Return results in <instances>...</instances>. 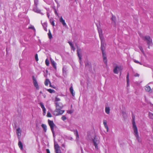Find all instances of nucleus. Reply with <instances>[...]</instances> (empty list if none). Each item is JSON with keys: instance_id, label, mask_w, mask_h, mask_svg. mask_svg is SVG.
Listing matches in <instances>:
<instances>
[{"instance_id": "ea45409f", "label": "nucleus", "mask_w": 153, "mask_h": 153, "mask_svg": "<svg viewBox=\"0 0 153 153\" xmlns=\"http://www.w3.org/2000/svg\"><path fill=\"white\" fill-rule=\"evenodd\" d=\"M62 119L63 121H65L66 119V117L65 116H63L62 117Z\"/></svg>"}, {"instance_id": "e433bc0d", "label": "nucleus", "mask_w": 153, "mask_h": 153, "mask_svg": "<svg viewBox=\"0 0 153 153\" xmlns=\"http://www.w3.org/2000/svg\"><path fill=\"white\" fill-rule=\"evenodd\" d=\"M149 116L150 118L153 119V114L151 113H149Z\"/></svg>"}, {"instance_id": "49530a36", "label": "nucleus", "mask_w": 153, "mask_h": 153, "mask_svg": "<svg viewBox=\"0 0 153 153\" xmlns=\"http://www.w3.org/2000/svg\"><path fill=\"white\" fill-rule=\"evenodd\" d=\"M46 151L47 153H51L49 149H47Z\"/></svg>"}, {"instance_id": "4468645a", "label": "nucleus", "mask_w": 153, "mask_h": 153, "mask_svg": "<svg viewBox=\"0 0 153 153\" xmlns=\"http://www.w3.org/2000/svg\"><path fill=\"white\" fill-rule=\"evenodd\" d=\"M33 11H34L35 12H36L38 13H40L41 14H43L42 13H41V10H39L37 8V7H34L33 9Z\"/></svg>"}, {"instance_id": "79ce46f5", "label": "nucleus", "mask_w": 153, "mask_h": 153, "mask_svg": "<svg viewBox=\"0 0 153 153\" xmlns=\"http://www.w3.org/2000/svg\"><path fill=\"white\" fill-rule=\"evenodd\" d=\"M107 122L106 120H104L103 121V123L104 125H105L107 124Z\"/></svg>"}, {"instance_id": "393cba45", "label": "nucleus", "mask_w": 153, "mask_h": 153, "mask_svg": "<svg viewBox=\"0 0 153 153\" xmlns=\"http://www.w3.org/2000/svg\"><path fill=\"white\" fill-rule=\"evenodd\" d=\"M70 92L73 96H74L75 95V94L74 92V90L72 86H71L70 88Z\"/></svg>"}, {"instance_id": "052dcab7", "label": "nucleus", "mask_w": 153, "mask_h": 153, "mask_svg": "<svg viewBox=\"0 0 153 153\" xmlns=\"http://www.w3.org/2000/svg\"><path fill=\"white\" fill-rule=\"evenodd\" d=\"M47 16H48V17L49 18V16L48 14H47Z\"/></svg>"}, {"instance_id": "b1692460", "label": "nucleus", "mask_w": 153, "mask_h": 153, "mask_svg": "<svg viewBox=\"0 0 153 153\" xmlns=\"http://www.w3.org/2000/svg\"><path fill=\"white\" fill-rule=\"evenodd\" d=\"M110 108L109 107H106L105 108V112L107 114H109L110 113Z\"/></svg>"}, {"instance_id": "cd10ccee", "label": "nucleus", "mask_w": 153, "mask_h": 153, "mask_svg": "<svg viewBox=\"0 0 153 153\" xmlns=\"http://www.w3.org/2000/svg\"><path fill=\"white\" fill-rule=\"evenodd\" d=\"M50 82L49 80L48 79H46L45 82V84L46 86H48V85L49 83Z\"/></svg>"}, {"instance_id": "37998d69", "label": "nucleus", "mask_w": 153, "mask_h": 153, "mask_svg": "<svg viewBox=\"0 0 153 153\" xmlns=\"http://www.w3.org/2000/svg\"><path fill=\"white\" fill-rule=\"evenodd\" d=\"M73 111L72 110L68 111L67 113L69 114H71L72 113Z\"/></svg>"}, {"instance_id": "de8ad7c7", "label": "nucleus", "mask_w": 153, "mask_h": 153, "mask_svg": "<svg viewBox=\"0 0 153 153\" xmlns=\"http://www.w3.org/2000/svg\"><path fill=\"white\" fill-rule=\"evenodd\" d=\"M68 43H69V44L70 45L71 47L73 45L72 44V43L71 42H70V41H69L68 42Z\"/></svg>"}, {"instance_id": "ddd939ff", "label": "nucleus", "mask_w": 153, "mask_h": 153, "mask_svg": "<svg viewBox=\"0 0 153 153\" xmlns=\"http://www.w3.org/2000/svg\"><path fill=\"white\" fill-rule=\"evenodd\" d=\"M99 35L100 39H103L102 37V31L101 28H98Z\"/></svg>"}, {"instance_id": "09e8293b", "label": "nucleus", "mask_w": 153, "mask_h": 153, "mask_svg": "<svg viewBox=\"0 0 153 153\" xmlns=\"http://www.w3.org/2000/svg\"><path fill=\"white\" fill-rule=\"evenodd\" d=\"M54 11L55 13L57 15H58V13H57V11H56V9H55V10H54Z\"/></svg>"}, {"instance_id": "58836bf2", "label": "nucleus", "mask_w": 153, "mask_h": 153, "mask_svg": "<svg viewBox=\"0 0 153 153\" xmlns=\"http://www.w3.org/2000/svg\"><path fill=\"white\" fill-rule=\"evenodd\" d=\"M47 116L48 117H52V115L50 112H48L47 113Z\"/></svg>"}, {"instance_id": "dca6fc26", "label": "nucleus", "mask_w": 153, "mask_h": 153, "mask_svg": "<svg viewBox=\"0 0 153 153\" xmlns=\"http://www.w3.org/2000/svg\"><path fill=\"white\" fill-rule=\"evenodd\" d=\"M59 21L61 22L63 26L66 25V24L65 22V21L63 19L62 16H61L59 19Z\"/></svg>"}, {"instance_id": "1a4fd4ad", "label": "nucleus", "mask_w": 153, "mask_h": 153, "mask_svg": "<svg viewBox=\"0 0 153 153\" xmlns=\"http://www.w3.org/2000/svg\"><path fill=\"white\" fill-rule=\"evenodd\" d=\"M134 135L136 137V138L137 139L138 141L139 142H140V139L139 138L138 132L137 128H136V130H135V129H134Z\"/></svg>"}, {"instance_id": "e2e57ef3", "label": "nucleus", "mask_w": 153, "mask_h": 153, "mask_svg": "<svg viewBox=\"0 0 153 153\" xmlns=\"http://www.w3.org/2000/svg\"><path fill=\"white\" fill-rule=\"evenodd\" d=\"M85 66H87V64H85Z\"/></svg>"}, {"instance_id": "4d7b16f0", "label": "nucleus", "mask_w": 153, "mask_h": 153, "mask_svg": "<svg viewBox=\"0 0 153 153\" xmlns=\"http://www.w3.org/2000/svg\"><path fill=\"white\" fill-rule=\"evenodd\" d=\"M53 8L54 9V10H55V9H56L55 8V7L54 6H53Z\"/></svg>"}, {"instance_id": "20e7f679", "label": "nucleus", "mask_w": 153, "mask_h": 153, "mask_svg": "<svg viewBox=\"0 0 153 153\" xmlns=\"http://www.w3.org/2000/svg\"><path fill=\"white\" fill-rule=\"evenodd\" d=\"M61 109L59 108H56L54 113L56 116L62 114L64 113L65 111L61 110Z\"/></svg>"}, {"instance_id": "9d476101", "label": "nucleus", "mask_w": 153, "mask_h": 153, "mask_svg": "<svg viewBox=\"0 0 153 153\" xmlns=\"http://www.w3.org/2000/svg\"><path fill=\"white\" fill-rule=\"evenodd\" d=\"M56 108H62L63 107V105L60 102H55Z\"/></svg>"}, {"instance_id": "f03ea898", "label": "nucleus", "mask_w": 153, "mask_h": 153, "mask_svg": "<svg viewBox=\"0 0 153 153\" xmlns=\"http://www.w3.org/2000/svg\"><path fill=\"white\" fill-rule=\"evenodd\" d=\"M101 49L102 52L103 57H105V41L103 39H101Z\"/></svg>"}, {"instance_id": "c9c22d12", "label": "nucleus", "mask_w": 153, "mask_h": 153, "mask_svg": "<svg viewBox=\"0 0 153 153\" xmlns=\"http://www.w3.org/2000/svg\"><path fill=\"white\" fill-rule=\"evenodd\" d=\"M60 99L59 98L57 97H56L55 99V102H59V101H60Z\"/></svg>"}, {"instance_id": "680f3d73", "label": "nucleus", "mask_w": 153, "mask_h": 153, "mask_svg": "<svg viewBox=\"0 0 153 153\" xmlns=\"http://www.w3.org/2000/svg\"><path fill=\"white\" fill-rule=\"evenodd\" d=\"M79 58V60H81V58Z\"/></svg>"}, {"instance_id": "5701e85b", "label": "nucleus", "mask_w": 153, "mask_h": 153, "mask_svg": "<svg viewBox=\"0 0 153 153\" xmlns=\"http://www.w3.org/2000/svg\"><path fill=\"white\" fill-rule=\"evenodd\" d=\"M44 1L48 4H51L53 2V0H44Z\"/></svg>"}, {"instance_id": "4be33fe9", "label": "nucleus", "mask_w": 153, "mask_h": 153, "mask_svg": "<svg viewBox=\"0 0 153 153\" xmlns=\"http://www.w3.org/2000/svg\"><path fill=\"white\" fill-rule=\"evenodd\" d=\"M81 53V50L79 48H78L77 50V53L78 57H81V56L80 54Z\"/></svg>"}, {"instance_id": "7ed1b4c3", "label": "nucleus", "mask_w": 153, "mask_h": 153, "mask_svg": "<svg viewBox=\"0 0 153 153\" xmlns=\"http://www.w3.org/2000/svg\"><path fill=\"white\" fill-rule=\"evenodd\" d=\"M48 124L50 127L53 135L54 136L55 134L54 131V127L56 128V126L55 125L54 123L53 122V121L48 120Z\"/></svg>"}, {"instance_id": "3c124183", "label": "nucleus", "mask_w": 153, "mask_h": 153, "mask_svg": "<svg viewBox=\"0 0 153 153\" xmlns=\"http://www.w3.org/2000/svg\"><path fill=\"white\" fill-rule=\"evenodd\" d=\"M62 71L63 73H66V71L63 68L62 69Z\"/></svg>"}, {"instance_id": "f3484780", "label": "nucleus", "mask_w": 153, "mask_h": 153, "mask_svg": "<svg viewBox=\"0 0 153 153\" xmlns=\"http://www.w3.org/2000/svg\"><path fill=\"white\" fill-rule=\"evenodd\" d=\"M51 64L53 67V68L55 69V70H56V63L55 62V61L52 59H51Z\"/></svg>"}, {"instance_id": "13d9d810", "label": "nucleus", "mask_w": 153, "mask_h": 153, "mask_svg": "<svg viewBox=\"0 0 153 153\" xmlns=\"http://www.w3.org/2000/svg\"><path fill=\"white\" fill-rule=\"evenodd\" d=\"M50 87H52V86H51V83H50Z\"/></svg>"}, {"instance_id": "6ab92c4d", "label": "nucleus", "mask_w": 153, "mask_h": 153, "mask_svg": "<svg viewBox=\"0 0 153 153\" xmlns=\"http://www.w3.org/2000/svg\"><path fill=\"white\" fill-rule=\"evenodd\" d=\"M40 105L41 108L42 109L43 113H46V109L45 108L44 106L43 105L42 102H40Z\"/></svg>"}, {"instance_id": "a19ab883", "label": "nucleus", "mask_w": 153, "mask_h": 153, "mask_svg": "<svg viewBox=\"0 0 153 153\" xmlns=\"http://www.w3.org/2000/svg\"><path fill=\"white\" fill-rule=\"evenodd\" d=\"M104 126H105V128L107 129V131L108 132V131L109 128H108V125H107V124H106V125H104Z\"/></svg>"}, {"instance_id": "a211bd4d", "label": "nucleus", "mask_w": 153, "mask_h": 153, "mask_svg": "<svg viewBox=\"0 0 153 153\" xmlns=\"http://www.w3.org/2000/svg\"><path fill=\"white\" fill-rule=\"evenodd\" d=\"M42 25L44 30L46 31H47V23L46 22H44L43 23H42Z\"/></svg>"}, {"instance_id": "f8f14e48", "label": "nucleus", "mask_w": 153, "mask_h": 153, "mask_svg": "<svg viewBox=\"0 0 153 153\" xmlns=\"http://www.w3.org/2000/svg\"><path fill=\"white\" fill-rule=\"evenodd\" d=\"M16 133L19 140H20L21 135V131L20 128H18L17 129Z\"/></svg>"}, {"instance_id": "72a5a7b5", "label": "nucleus", "mask_w": 153, "mask_h": 153, "mask_svg": "<svg viewBox=\"0 0 153 153\" xmlns=\"http://www.w3.org/2000/svg\"><path fill=\"white\" fill-rule=\"evenodd\" d=\"M45 62L46 65L47 66H48L49 64V61L47 59H46Z\"/></svg>"}, {"instance_id": "c03bdc74", "label": "nucleus", "mask_w": 153, "mask_h": 153, "mask_svg": "<svg viewBox=\"0 0 153 153\" xmlns=\"http://www.w3.org/2000/svg\"><path fill=\"white\" fill-rule=\"evenodd\" d=\"M71 49L73 50L74 51L75 50V48L74 47L73 45L72 46H71Z\"/></svg>"}, {"instance_id": "39448f33", "label": "nucleus", "mask_w": 153, "mask_h": 153, "mask_svg": "<svg viewBox=\"0 0 153 153\" xmlns=\"http://www.w3.org/2000/svg\"><path fill=\"white\" fill-rule=\"evenodd\" d=\"M54 148L56 153H61L60 147L56 143H54Z\"/></svg>"}, {"instance_id": "bb28decb", "label": "nucleus", "mask_w": 153, "mask_h": 153, "mask_svg": "<svg viewBox=\"0 0 153 153\" xmlns=\"http://www.w3.org/2000/svg\"><path fill=\"white\" fill-rule=\"evenodd\" d=\"M41 126L42 128H43L45 132H46L47 131V126L44 124H42Z\"/></svg>"}, {"instance_id": "aec40b11", "label": "nucleus", "mask_w": 153, "mask_h": 153, "mask_svg": "<svg viewBox=\"0 0 153 153\" xmlns=\"http://www.w3.org/2000/svg\"><path fill=\"white\" fill-rule=\"evenodd\" d=\"M18 145L20 149L21 150H22L23 149V146L22 143L20 140V139L19 140Z\"/></svg>"}, {"instance_id": "bf43d9fd", "label": "nucleus", "mask_w": 153, "mask_h": 153, "mask_svg": "<svg viewBox=\"0 0 153 153\" xmlns=\"http://www.w3.org/2000/svg\"><path fill=\"white\" fill-rule=\"evenodd\" d=\"M40 93L42 94V91H40Z\"/></svg>"}, {"instance_id": "473e14b6", "label": "nucleus", "mask_w": 153, "mask_h": 153, "mask_svg": "<svg viewBox=\"0 0 153 153\" xmlns=\"http://www.w3.org/2000/svg\"><path fill=\"white\" fill-rule=\"evenodd\" d=\"M47 91L51 93H53L55 92V91L51 89H47Z\"/></svg>"}, {"instance_id": "4c0bfd02", "label": "nucleus", "mask_w": 153, "mask_h": 153, "mask_svg": "<svg viewBox=\"0 0 153 153\" xmlns=\"http://www.w3.org/2000/svg\"><path fill=\"white\" fill-rule=\"evenodd\" d=\"M103 61L106 65L107 62V58H103Z\"/></svg>"}, {"instance_id": "0e129e2a", "label": "nucleus", "mask_w": 153, "mask_h": 153, "mask_svg": "<svg viewBox=\"0 0 153 153\" xmlns=\"http://www.w3.org/2000/svg\"><path fill=\"white\" fill-rule=\"evenodd\" d=\"M76 0H75V1H76Z\"/></svg>"}, {"instance_id": "c85d7f7f", "label": "nucleus", "mask_w": 153, "mask_h": 153, "mask_svg": "<svg viewBox=\"0 0 153 153\" xmlns=\"http://www.w3.org/2000/svg\"><path fill=\"white\" fill-rule=\"evenodd\" d=\"M129 73H128V74H127V77H126L127 82V86L129 85Z\"/></svg>"}, {"instance_id": "5fc2aeb1", "label": "nucleus", "mask_w": 153, "mask_h": 153, "mask_svg": "<svg viewBox=\"0 0 153 153\" xmlns=\"http://www.w3.org/2000/svg\"><path fill=\"white\" fill-rule=\"evenodd\" d=\"M38 54H36L35 57H38Z\"/></svg>"}, {"instance_id": "c756f323", "label": "nucleus", "mask_w": 153, "mask_h": 153, "mask_svg": "<svg viewBox=\"0 0 153 153\" xmlns=\"http://www.w3.org/2000/svg\"><path fill=\"white\" fill-rule=\"evenodd\" d=\"M50 22L51 25L53 26H55V24L54 23V21H53V19H51L50 20Z\"/></svg>"}, {"instance_id": "423d86ee", "label": "nucleus", "mask_w": 153, "mask_h": 153, "mask_svg": "<svg viewBox=\"0 0 153 153\" xmlns=\"http://www.w3.org/2000/svg\"><path fill=\"white\" fill-rule=\"evenodd\" d=\"M123 68L121 66H116L115 67L113 70V72L114 74H118V71H120L121 72V71L122 70Z\"/></svg>"}, {"instance_id": "f704fd0d", "label": "nucleus", "mask_w": 153, "mask_h": 153, "mask_svg": "<svg viewBox=\"0 0 153 153\" xmlns=\"http://www.w3.org/2000/svg\"><path fill=\"white\" fill-rule=\"evenodd\" d=\"M75 132H76V139L78 140L79 139V135L78 134V131L77 130H76Z\"/></svg>"}, {"instance_id": "2eb2a0df", "label": "nucleus", "mask_w": 153, "mask_h": 153, "mask_svg": "<svg viewBox=\"0 0 153 153\" xmlns=\"http://www.w3.org/2000/svg\"><path fill=\"white\" fill-rule=\"evenodd\" d=\"M111 20H112V23H114V25L115 26L116 25V17L113 16L112 15V18H111Z\"/></svg>"}, {"instance_id": "f257e3e1", "label": "nucleus", "mask_w": 153, "mask_h": 153, "mask_svg": "<svg viewBox=\"0 0 153 153\" xmlns=\"http://www.w3.org/2000/svg\"><path fill=\"white\" fill-rule=\"evenodd\" d=\"M140 36L142 37V39L145 41H146L147 44L148 46V48H150V46L152 43V40L149 36H142L140 34Z\"/></svg>"}, {"instance_id": "0eeeda50", "label": "nucleus", "mask_w": 153, "mask_h": 153, "mask_svg": "<svg viewBox=\"0 0 153 153\" xmlns=\"http://www.w3.org/2000/svg\"><path fill=\"white\" fill-rule=\"evenodd\" d=\"M93 142L94 143V145L95 146V148L96 149H98V145L100 143L99 140L96 137H94V139L93 140Z\"/></svg>"}, {"instance_id": "6e6d98bb", "label": "nucleus", "mask_w": 153, "mask_h": 153, "mask_svg": "<svg viewBox=\"0 0 153 153\" xmlns=\"http://www.w3.org/2000/svg\"><path fill=\"white\" fill-rule=\"evenodd\" d=\"M36 61L37 62L39 60L38 58H35Z\"/></svg>"}, {"instance_id": "7c9ffc66", "label": "nucleus", "mask_w": 153, "mask_h": 153, "mask_svg": "<svg viewBox=\"0 0 153 153\" xmlns=\"http://www.w3.org/2000/svg\"><path fill=\"white\" fill-rule=\"evenodd\" d=\"M38 3V0H34V7H37Z\"/></svg>"}, {"instance_id": "6e6552de", "label": "nucleus", "mask_w": 153, "mask_h": 153, "mask_svg": "<svg viewBox=\"0 0 153 153\" xmlns=\"http://www.w3.org/2000/svg\"><path fill=\"white\" fill-rule=\"evenodd\" d=\"M32 78L34 86L37 89H39V87L36 78L34 76H33Z\"/></svg>"}, {"instance_id": "603ef678", "label": "nucleus", "mask_w": 153, "mask_h": 153, "mask_svg": "<svg viewBox=\"0 0 153 153\" xmlns=\"http://www.w3.org/2000/svg\"><path fill=\"white\" fill-rule=\"evenodd\" d=\"M55 2H56V3L57 4V6L58 7H59V3H58V2L56 0H55Z\"/></svg>"}, {"instance_id": "2f4dec72", "label": "nucleus", "mask_w": 153, "mask_h": 153, "mask_svg": "<svg viewBox=\"0 0 153 153\" xmlns=\"http://www.w3.org/2000/svg\"><path fill=\"white\" fill-rule=\"evenodd\" d=\"M48 35L49 37V38L50 39H51V38H52V35L51 33L50 30H49V33H48Z\"/></svg>"}, {"instance_id": "412c9836", "label": "nucleus", "mask_w": 153, "mask_h": 153, "mask_svg": "<svg viewBox=\"0 0 153 153\" xmlns=\"http://www.w3.org/2000/svg\"><path fill=\"white\" fill-rule=\"evenodd\" d=\"M145 90L146 91L149 92H152V89L150 86L149 85L146 86Z\"/></svg>"}, {"instance_id": "864d4df0", "label": "nucleus", "mask_w": 153, "mask_h": 153, "mask_svg": "<svg viewBox=\"0 0 153 153\" xmlns=\"http://www.w3.org/2000/svg\"><path fill=\"white\" fill-rule=\"evenodd\" d=\"M134 62L136 63H140L139 62L136 60H134Z\"/></svg>"}, {"instance_id": "a878e982", "label": "nucleus", "mask_w": 153, "mask_h": 153, "mask_svg": "<svg viewBox=\"0 0 153 153\" xmlns=\"http://www.w3.org/2000/svg\"><path fill=\"white\" fill-rule=\"evenodd\" d=\"M139 49H140V51L142 52V53H143V54L144 55V56H145V57L147 56H146L145 54V53L144 52V50H143V49L142 47L141 46H139Z\"/></svg>"}, {"instance_id": "a18cd8bd", "label": "nucleus", "mask_w": 153, "mask_h": 153, "mask_svg": "<svg viewBox=\"0 0 153 153\" xmlns=\"http://www.w3.org/2000/svg\"><path fill=\"white\" fill-rule=\"evenodd\" d=\"M134 76L135 77H139V74L138 73L134 75Z\"/></svg>"}, {"instance_id": "9b49d317", "label": "nucleus", "mask_w": 153, "mask_h": 153, "mask_svg": "<svg viewBox=\"0 0 153 153\" xmlns=\"http://www.w3.org/2000/svg\"><path fill=\"white\" fill-rule=\"evenodd\" d=\"M135 116L134 115V114H132L133 127V129H135V130H136V128H137L136 126V123L135 122Z\"/></svg>"}, {"instance_id": "8fccbe9b", "label": "nucleus", "mask_w": 153, "mask_h": 153, "mask_svg": "<svg viewBox=\"0 0 153 153\" xmlns=\"http://www.w3.org/2000/svg\"><path fill=\"white\" fill-rule=\"evenodd\" d=\"M30 28L34 30L35 31V29L33 26L31 27Z\"/></svg>"}]
</instances>
